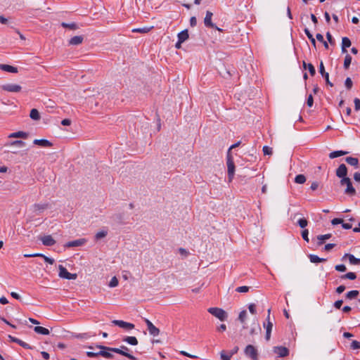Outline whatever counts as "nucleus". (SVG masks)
<instances>
[{
    "label": "nucleus",
    "instance_id": "50",
    "mask_svg": "<svg viewBox=\"0 0 360 360\" xmlns=\"http://www.w3.org/2000/svg\"><path fill=\"white\" fill-rule=\"evenodd\" d=\"M335 269L338 271L344 272L346 271V266L344 264H338L335 266Z\"/></svg>",
    "mask_w": 360,
    "mask_h": 360
},
{
    "label": "nucleus",
    "instance_id": "37",
    "mask_svg": "<svg viewBox=\"0 0 360 360\" xmlns=\"http://www.w3.org/2000/svg\"><path fill=\"white\" fill-rule=\"evenodd\" d=\"M356 278V276L355 273H353V272L347 273L346 274L342 275L341 276V278H342V279L347 278V279H350V280H354Z\"/></svg>",
    "mask_w": 360,
    "mask_h": 360
},
{
    "label": "nucleus",
    "instance_id": "46",
    "mask_svg": "<svg viewBox=\"0 0 360 360\" xmlns=\"http://www.w3.org/2000/svg\"><path fill=\"white\" fill-rule=\"evenodd\" d=\"M308 235H309V231H308V229H304V230L302 231V238H303L306 242H307V243L309 241V239Z\"/></svg>",
    "mask_w": 360,
    "mask_h": 360
},
{
    "label": "nucleus",
    "instance_id": "19",
    "mask_svg": "<svg viewBox=\"0 0 360 360\" xmlns=\"http://www.w3.org/2000/svg\"><path fill=\"white\" fill-rule=\"evenodd\" d=\"M0 70L8 72L17 73L18 68L10 65L0 64Z\"/></svg>",
    "mask_w": 360,
    "mask_h": 360
},
{
    "label": "nucleus",
    "instance_id": "45",
    "mask_svg": "<svg viewBox=\"0 0 360 360\" xmlns=\"http://www.w3.org/2000/svg\"><path fill=\"white\" fill-rule=\"evenodd\" d=\"M345 86H346V88H347V89H352V85H353V83H352V81L351 78L347 77V78L345 79Z\"/></svg>",
    "mask_w": 360,
    "mask_h": 360
},
{
    "label": "nucleus",
    "instance_id": "61",
    "mask_svg": "<svg viewBox=\"0 0 360 360\" xmlns=\"http://www.w3.org/2000/svg\"><path fill=\"white\" fill-rule=\"evenodd\" d=\"M86 356L88 357H96V356H99V352H87Z\"/></svg>",
    "mask_w": 360,
    "mask_h": 360
},
{
    "label": "nucleus",
    "instance_id": "10",
    "mask_svg": "<svg viewBox=\"0 0 360 360\" xmlns=\"http://www.w3.org/2000/svg\"><path fill=\"white\" fill-rule=\"evenodd\" d=\"M336 176L339 178L345 179L348 178L347 176V168L345 164H341L338 168L336 169Z\"/></svg>",
    "mask_w": 360,
    "mask_h": 360
},
{
    "label": "nucleus",
    "instance_id": "27",
    "mask_svg": "<svg viewBox=\"0 0 360 360\" xmlns=\"http://www.w3.org/2000/svg\"><path fill=\"white\" fill-rule=\"evenodd\" d=\"M345 161L347 164L354 166L355 167H358L359 160L356 158L353 157H347L345 158Z\"/></svg>",
    "mask_w": 360,
    "mask_h": 360
},
{
    "label": "nucleus",
    "instance_id": "22",
    "mask_svg": "<svg viewBox=\"0 0 360 360\" xmlns=\"http://www.w3.org/2000/svg\"><path fill=\"white\" fill-rule=\"evenodd\" d=\"M82 41H83V37L75 36L70 39L69 44L70 45H79V44H82Z\"/></svg>",
    "mask_w": 360,
    "mask_h": 360
},
{
    "label": "nucleus",
    "instance_id": "25",
    "mask_svg": "<svg viewBox=\"0 0 360 360\" xmlns=\"http://www.w3.org/2000/svg\"><path fill=\"white\" fill-rule=\"evenodd\" d=\"M123 341L131 345H138V340L136 337L134 336H127L124 338H123Z\"/></svg>",
    "mask_w": 360,
    "mask_h": 360
},
{
    "label": "nucleus",
    "instance_id": "1",
    "mask_svg": "<svg viewBox=\"0 0 360 360\" xmlns=\"http://www.w3.org/2000/svg\"><path fill=\"white\" fill-rule=\"evenodd\" d=\"M97 348H99L101 349H106L108 351H111L115 353L121 354L122 356H124L127 358H129L131 360H136L135 356L131 355V354L128 353L127 351L129 350L128 347H127L124 345H122L120 348H115V347H108L103 345H96Z\"/></svg>",
    "mask_w": 360,
    "mask_h": 360
},
{
    "label": "nucleus",
    "instance_id": "54",
    "mask_svg": "<svg viewBox=\"0 0 360 360\" xmlns=\"http://www.w3.org/2000/svg\"><path fill=\"white\" fill-rule=\"evenodd\" d=\"M326 38H327V39H328V42H329L331 45H334V44H335V40H334V39L333 38V37H332L331 34H330L329 32H328L326 33Z\"/></svg>",
    "mask_w": 360,
    "mask_h": 360
},
{
    "label": "nucleus",
    "instance_id": "51",
    "mask_svg": "<svg viewBox=\"0 0 360 360\" xmlns=\"http://www.w3.org/2000/svg\"><path fill=\"white\" fill-rule=\"evenodd\" d=\"M220 356H221V359L222 360H231V354H229V355L226 354L224 351L221 352Z\"/></svg>",
    "mask_w": 360,
    "mask_h": 360
},
{
    "label": "nucleus",
    "instance_id": "12",
    "mask_svg": "<svg viewBox=\"0 0 360 360\" xmlns=\"http://www.w3.org/2000/svg\"><path fill=\"white\" fill-rule=\"evenodd\" d=\"M112 323L115 326L127 330H131L134 328V324L121 320H114L112 321Z\"/></svg>",
    "mask_w": 360,
    "mask_h": 360
},
{
    "label": "nucleus",
    "instance_id": "14",
    "mask_svg": "<svg viewBox=\"0 0 360 360\" xmlns=\"http://www.w3.org/2000/svg\"><path fill=\"white\" fill-rule=\"evenodd\" d=\"M86 243V239L80 238L75 240L70 241L65 244L66 248L78 247L84 245Z\"/></svg>",
    "mask_w": 360,
    "mask_h": 360
},
{
    "label": "nucleus",
    "instance_id": "6",
    "mask_svg": "<svg viewBox=\"0 0 360 360\" xmlns=\"http://www.w3.org/2000/svg\"><path fill=\"white\" fill-rule=\"evenodd\" d=\"M244 352L247 356L251 358L252 360H257V350L253 345H248L246 346Z\"/></svg>",
    "mask_w": 360,
    "mask_h": 360
},
{
    "label": "nucleus",
    "instance_id": "24",
    "mask_svg": "<svg viewBox=\"0 0 360 360\" xmlns=\"http://www.w3.org/2000/svg\"><path fill=\"white\" fill-rule=\"evenodd\" d=\"M302 65H303V68L304 69L307 68V70H309V72L311 76L315 75L316 70H315L314 66L311 63H307L305 61H303Z\"/></svg>",
    "mask_w": 360,
    "mask_h": 360
},
{
    "label": "nucleus",
    "instance_id": "41",
    "mask_svg": "<svg viewBox=\"0 0 360 360\" xmlns=\"http://www.w3.org/2000/svg\"><path fill=\"white\" fill-rule=\"evenodd\" d=\"M351 46V41L348 37H343L342 39V46L349 48Z\"/></svg>",
    "mask_w": 360,
    "mask_h": 360
},
{
    "label": "nucleus",
    "instance_id": "42",
    "mask_svg": "<svg viewBox=\"0 0 360 360\" xmlns=\"http://www.w3.org/2000/svg\"><path fill=\"white\" fill-rule=\"evenodd\" d=\"M309 257L310 262L311 263H319V262H321V257H319L315 255H310L309 256Z\"/></svg>",
    "mask_w": 360,
    "mask_h": 360
},
{
    "label": "nucleus",
    "instance_id": "62",
    "mask_svg": "<svg viewBox=\"0 0 360 360\" xmlns=\"http://www.w3.org/2000/svg\"><path fill=\"white\" fill-rule=\"evenodd\" d=\"M342 303H343V301L342 300H337L336 302H335L334 303V307L336 308V309H340L341 306L342 305Z\"/></svg>",
    "mask_w": 360,
    "mask_h": 360
},
{
    "label": "nucleus",
    "instance_id": "35",
    "mask_svg": "<svg viewBox=\"0 0 360 360\" xmlns=\"http://www.w3.org/2000/svg\"><path fill=\"white\" fill-rule=\"evenodd\" d=\"M352 62V56L349 54H347L344 60L345 69H348Z\"/></svg>",
    "mask_w": 360,
    "mask_h": 360
},
{
    "label": "nucleus",
    "instance_id": "7",
    "mask_svg": "<svg viewBox=\"0 0 360 360\" xmlns=\"http://www.w3.org/2000/svg\"><path fill=\"white\" fill-rule=\"evenodd\" d=\"M1 89L11 93L20 92L22 89V86L16 84H6L1 86Z\"/></svg>",
    "mask_w": 360,
    "mask_h": 360
},
{
    "label": "nucleus",
    "instance_id": "56",
    "mask_svg": "<svg viewBox=\"0 0 360 360\" xmlns=\"http://www.w3.org/2000/svg\"><path fill=\"white\" fill-rule=\"evenodd\" d=\"M313 103H314V98H313V96L311 94H310L309 96H308V98H307V104L309 107H311L313 105Z\"/></svg>",
    "mask_w": 360,
    "mask_h": 360
},
{
    "label": "nucleus",
    "instance_id": "63",
    "mask_svg": "<svg viewBox=\"0 0 360 360\" xmlns=\"http://www.w3.org/2000/svg\"><path fill=\"white\" fill-rule=\"evenodd\" d=\"M197 24V20L195 17H191L190 19V25L191 27H195Z\"/></svg>",
    "mask_w": 360,
    "mask_h": 360
},
{
    "label": "nucleus",
    "instance_id": "47",
    "mask_svg": "<svg viewBox=\"0 0 360 360\" xmlns=\"http://www.w3.org/2000/svg\"><path fill=\"white\" fill-rule=\"evenodd\" d=\"M11 146H18V147H24L25 146V143L22 141H14L13 142H11Z\"/></svg>",
    "mask_w": 360,
    "mask_h": 360
},
{
    "label": "nucleus",
    "instance_id": "57",
    "mask_svg": "<svg viewBox=\"0 0 360 360\" xmlns=\"http://www.w3.org/2000/svg\"><path fill=\"white\" fill-rule=\"evenodd\" d=\"M249 311L251 314H256V306L255 304H250L248 307Z\"/></svg>",
    "mask_w": 360,
    "mask_h": 360
},
{
    "label": "nucleus",
    "instance_id": "49",
    "mask_svg": "<svg viewBox=\"0 0 360 360\" xmlns=\"http://www.w3.org/2000/svg\"><path fill=\"white\" fill-rule=\"evenodd\" d=\"M351 348L353 349H360V342L353 340L352 342Z\"/></svg>",
    "mask_w": 360,
    "mask_h": 360
},
{
    "label": "nucleus",
    "instance_id": "52",
    "mask_svg": "<svg viewBox=\"0 0 360 360\" xmlns=\"http://www.w3.org/2000/svg\"><path fill=\"white\" fill-rule=\"evenodd\" d=\"M263 152L264 155H271L272 154V148L269 146L263 147Z\"/></svg>",
    "mask_w": 360,
    "mask_h": 360
},
{
    "label": "nucleus",
    "instance_id": "9",
    "mask_svg": "<svg viewBox=\"0 0 360 360\" xmlns=\"http://www.w3.org/2000/svg\"><path fill=\"white\" fill-rule=\"evenodd\" d=\"M48 207H49V205L47 203H44V204L36 203V204H34L30 209L37 215H39L41 212H43L45 210H46Z\"/></svg>",
    "mask_w": 360,
    "mask_h": 360
},
{
    "label": "nucleus",
    "instance_id": "55",
    "mask_svg": "<svg viewBox=\"0 0 360 360\" xmlns=\"http://www.w3.org/2000/svg\"><path fill=\"white\" fill-rule=\"evenodd\" d=\"M319 72L320 74L323 76V74H327L328 72H326L325 71V68H324V65H323V61H321L320 63V65H319Z\"/></svg>",
    "mask_w": 360,
    "mask_h": 360
},
{
    "label": "nucleus",
    "instance_id": "8",
    "mask_svg": "<svg viewBox=\"0 0 360 360\" xmlns=\"http://www.w3.org/2000/svg\"><path fill=\"white\" fill-rule=\"evenodd\" d=\"M270 311H271V309H268V316H267V323L265 324L264 323V327L266 328V335H265V339L269 341L270 340V338H271V330H272V328H273V323L269 321V318H270Z\"/></svg>",
    "mask_w": 360,
    "mask_h": 360
},
{
    "label": "nucleus",
    "instance_id": "43",
    "mask_svg": "<svg viewBox=\"0 0 360 360\" xmlns=\"http://www.w3.org/2000/svg\"><path fill=\"white\" fill-rule=\"evenodd\" d=\"M117 285H118L117 278L115 276L112 277L109 283V287L114 288V287H116Z\"/></svg>",
    "mask_w": 360,
    "mask_h": 360
},
{
    "label": "nucleus",
    "instance_id": "53",
    "mask_svg": "<svg viewBox=\"0 0 360 360\" xmlns=\"http://www.w3.org/2000/svg\"><path fill=\"white\" fill-rule=\"evenodd\" d=\"M354 108L356 111L360 110V99L358 98H355L354 100Z\"/></svg>",
    "mask_w": 360,
    "mask_h": 360
},
{
    "label": "nucleus",
    "instance_id": "38",
    "mask_svg": "<svg viewBox=\"0 0 360 360\" xmlns=\"http://www.w3.org/2000/svg\"><path fill=\"white\" fill-rule=\"evenodd\" d=\"M151 28L152 27H144L142 28H136V29H133L132 32H139V33H147L151 30Z\"/></svg>",
    "mask_w": 360,
    "mask_h": 360
},
{
    "label": "nucleus",
    "instance_id": "4",
    "mask_svg": "<svg viewBox=\"0 0 360 360\" xmlns=\"http://www.w3.org/2000/svg\"><path fill=\"white\" fill-rule=\"evenodd\" d=\"M226 159L228 176L229 181H231L235 174V165L232 155L229 151L227 152Z\"/></svg>",
    "mask_w": 360,
    "mask_h": 360
},
{
    "label": "nucleus",
    "instance_id": "39",
    "mask_svg": "<svg viewBox=\"0 0 360 360\" xmlns=\"http://www.w3.org/2000/svg\"><path fill=\"white\" fill-rule=\"evenodd\" d=\"M308 224V221L305 218H301L297 220V225L302 228H305Z\"/></svg>",
    "mask_w": 360,
    "mask_h": 360
},
{
    "label": "nucleus",
    "instance_id": "44",
    "mask_svg": "<svg viewBox=\"0 0 360 360\" xmlns=\"http://www.w3.org/2000/svg\"><path fill=\"white\" fill-rule=\"evenodd\" d=\"M246 316H247V312L245 310H243L242 311L240 312L239 314V316H238V319L242 322V323H244L245 320V318H246Z\"/></svg>",
    "mask_w": 360,
    "mask_h": 360
},
{
    "label": "nucleus",
    "instance_id": "23",
    "mask_svg": "<svg viewBox=\"0 0 360 360\" xmlns=\"http://www.w3.org/2000/svg\"><path fill=\"white\" fill-rule=\"evenodd\" d=\"M177 37L180 42H184L189 37L188 30H184L179 32Z\"/></svg>",
    "mask_w": 360,
    "mask_h": 360
},
{
    "label": "nucleus",
    "instance_id": "34",
    "mask_svg": "<svg viewBox=\"0 0 360 360\" xmlns=\"http://www.w3.org/2000/svg\"><path fill=\"white\" fill-rule=\"evenodd\" d=\"M359 294V292L356 290H351L346 294V297L347 299L352 300L355 298Z\"/></svg>",
    "mask_w": 360,
    "mask_h": 360
},
{
    "label": "nucleus",
    "instance_id": "15",
    "mask_svg": "<svg viewBox=\"0 0 360 360\" xmlns=\"http://www.w3.org/2000/svg\"><path fill=\"white\" fill-rule=\"evenodd\" d=\"M25 257H40L44 258V261L48 262L50 264H53L54 263V259L52 258H50L49 257H46V255L41 254V253H34V254H25Z\"/></svg>",
    "mask_w": 360,
    "mask_h": 360
},
{
    "label": "nucleus",
    "instance_id": "33",
    "mask_svg": "<svg viewBox=\"0 0 360 360\" xmlns=\"http://www.w3.org/2000/svg\"><path fill=\"white\" fill-rule=\"evenodd\" d=\"M110 351H108L106 349H101L99 352V355L106 358V359H112L113 358V355L109 352Z\"/></svg>",
    "mask_w": 360,
    "mask_h": 360
},
{
    "label": "nucleus",
    "instance_id": "48",
    "mask_svg": "<svg viewBox=\"0 0 360 360\" xmlns=\"http://www.w3.org/2000/svg\"><path fill=\"white\" fill-rule=\"evenodd\" d=\"M249 289L250 288L248 286H240L236 289V291L238 292H248Z\"/></svg>",
    "mask_w": 360,
    "mask_h": 360
},
{
    "label": "nucleus",
    "instance_id": "21",
    "mask_svg": "<svg viewBox=\"0 0 360 360\" xmlns=\"http://www.w3.org/2000/svg\"><path fill=\"white\" fill-rule=\"evenodd\" d=\"M331 236H332V235L330 233H327V234H324V235H319L317 236V240H318L317 245L318 246L322 245L323 244L324 241L330 238Z\"/></svg>",
    "mask_w": 360,
    "mask_h": 360
},
{
    "label": "nucleus",
    "instance_id": "17",
    "mask_svg": "<svg viewBox=\"0 0 360 360\" xmlns=\"http://www.w3.org/2000/svg\"><path fill=\"white\" fill-rule=\"evenodd\" d=\"M42 244L46 246H52L56 243V240L50 235L44 236L41 238Z\"/></svg>",
    "mask_w": 360,
    "mask_h": 360
},
{
    "label": "nucleus",
    "instance_id": "11",
    "mask_svg": "<svg viewBox=\"0 0 360 360\" xmlns=\"http://www.w3.org/2000/svg\"><path fill=\"white\" fill-rule=\"evenodd\" d=\"M273 351L278 354L279 357H285L289 354V350L285 347H274Z\"/></svg>",
    "mask_w": 360,
    "mask_h": 360
},
{
    "label": "nucleus",
    "instance_id": "2",
    "mask_svg": "<svg viewBox=\"0 0 360 360\" xmlns=\"http://www.w3.org/2000/svg\"><path fill=\"white\" fill-rule=\"evenodd\" d=\"M207 311L221 321H224L228 318V314L224 309L218 307H210Z\"/></svg>",
    "mask_w": 360,
    "mask_h": 360
},
{
    "label": "nucleus",
    "instance_id": "5",
    "mask_svg": "<svg viewBox=\"0 0 360 360\" xmlns=\"http://www.w3.org/2000/svg\"><path fill=\"white\" fill-rule=\"evenodd\" d=\"M58 269V276L62 278H65L68 280H75L77 277V275L76 274H70V272H68V270L63 265H59Z\"/></svg>",
    "mask_w": 360,
    "mask_h": 360
},
{
    "label": "nucleus",
    "instance_id": "29",
    "mask_svg": "<svg viewBox=\"0 0 360 360\" xmlns=\"http://www.w3.org/2000/svg\"><path fill=\"white\" fill-rule=\"evenodd\" d=\"M347 153H348L347 151L336 150V151H333V152L330 153L329 154V158L330 159H333V158H338V157H340L342 155H347Z\"/></svg>",
    "mask_w": 360,
    "mask_h": 360
},
{
    "label": "nucleus",
    "instance_id": "28",
    "mask_svg": "<svg viewBox=\"0 0 360 360\" xmlns=\"http://www.w3.org/2000/svg\"><path fill=\"white\" fill-rule=\"evenodd\" d=\"M34 330L37 333L41 334V335H49L50 333L49 329H47L46 328H44V327H41V326H35L34 328Z\"/></svg>",
    "mask_w": 360,
    "mask_h": 360
},
{
    "label": "nucleus",
    "instance_id": "32",
    "mask_svg": "<svg viewBox=\"0 0 360 360\" xmlns=\"http://www.w3.org/2000/svg\"><path fill=\"white\" fill-rule=\"evenodd\" d=\"M61 26L64 28H68V29H70L72 30H77L78 28V26L75 22H72V23L62 22Z\"/></svg>",
    "mask_w": 360,
    "mask_h": 360
},
{
    "label": "nucleus",
    "instance_id": "3",
    "mask_svg": "<svg viewBox=\"0 0 360 360\" xmlns=\"http://www.w3.org/2000/svg\"><path fill=\"white\" fill-rule=\"evenodd\" d=\"M341 186H346V189L345 190V193L349 196H354L356 195V192L354 186H352L351 179L349 178H345L340 180Z\"/></svg>",
    "mask_w": 360,
    "mask_h": 360
},
{
    "label": "nucleus",
    "instance_id": "40",
    "mask_svg": "<svg viewBox=\"0 0 360 360\" xmlns=\"http://www.w3.org/2000/svg\"><path fill=\"white\" fill-rule=\"evenodd\" d=\"M108 234V232L106 231H98V233H96V234L95 235V239L96 240H99V239H101L103 238H105Z\"/></svg>",
    "mask_w": 360,
    "mask_h": 360
},
{
    "label": "nucleus",
    "instance_id": "30",
    "mask_svg": "<svg viewBox=\"0 0 360 360\" xmlns=\"http://www.w3.org/2000/svg\"><path fill=\"white\" fill-rule=\"evenodd\" d=\"M148 330L149 333L154 337L158 336L160 333V330L157 327H155L153 324L152 326H150L148 328Z\"/></svg>",
    "mask_w": 360,
    "mask_h": 360
},
{
    "label": "nucleus",
    "instance_id": "60",
    "mask_svg": "<svg viewBox=\"0 0 360 360\" xmlns=\"http://www.w3.org/2000/svg\"><path fill=\"white\" fill-rule=\"evenodd\" d=\"M342 221H343V220L342 219L335 218L331 221V223L333 225H337L339 224H342Z\"/></svg>",
    "mask_w": 360,
    "mask_h": 360
},
{
    "label": "nucleus",
    "instance_id": "58",
    "mask_svg": "<svg viewBox=\"0 0 360 360\" xmlns=\"http://www.w3.org/2000/svg\"><path fill=\"white\" fill-rule=\"evenodd\" d=\"M323 77L325 78L326 82L328 85H329L330 86H333V84L332 82H330L329 80V74L328 73L323 74Z\"/></svg>",
    "mask_w": 360,
    "mask_h": 360
},
{
    "label": "nucleus",
    "instance_id": "16",
    "mask_svg": "<svg viewBox=\"0 0 360 360\" xmlns=\"http://www.w3.org/2000/svg\"><path fill=\"white\" fill-rule=\"evenodd\" d=\"M8 338L11 340V342L18 344L19 345H20L21 347H22L25 349H32V347L30 345H28L27 343L23 342L22 340H21L17 338L13 337L9 335Z\"/></svg>",
    "mask_w": 360,
    "mask_h": 360
},
{
    "label": "nucleus",
    "instance_id": "26",
    "mask_svg": "<svg viewBox=\"0 0 360 360\" xmlns=\"http://www.w3.org/2000/svg\"><path fill=\"white\" fill-rule=\"evenodd\" d=\"M28 136L27 133L24 131H17L11 134L8 137L9 138H22V139H27Z\"/></svg>",
    "mask_w": 360,
    "mask_h": 360
},
{
    "label": "nucleus",
    "instance_id": "20",
    "mask_svg": "<svg viewBox=\"0 0 360 360\" xmlns=\"http://www.w3.org/2000/svg\"><path fill=\"white\" fill-rule=\"evenodd\" d=\"M347 257L349 259V262L352 265H359L360 264V259L356 258L353 255L346 253L343 258Z\"/></svg>",
    "mask_w": 360,
    "mask_h": 360
},
{
    "label": "nucleus",
    "instance_id": "18",
    "mask_svg": "<svg viewBox=\"0 0 360 360\" xmlns=\"http://www.w3.org/2000/svg\"><path fill=\"white\" fill-rule=\"evenodd\" d=\"M33 143L41 147H51L52 143L46 139H34Z\"/></svg>",
    "mask_w": 360,
    "mask_h": 360
},
{
    "label": "nucleus",
    "instance_id": "59",
    "mask_svg": "<svg viewBox=\"0 0 360 360\" xmlns=\"http://www.w3.org/2000/svg\"><path fill=\"white\" fill-rule=\"evenodd\" d=\"M335 244L333 243H328V244H326L325 246H324V250L325 251H330V250H332L334 247H335Z\"/></svg>",
    "mask_w": 360,
    "mask_h": 360
},
{
    "label": "nucleus",
    "instance_id": "64",
    "mask_svg": "<svg viewBox=\"0 0 360 360\" xmlns=\"http://www.w3.org/2000/svg\"><path fill=\"white\" fill-rule=\"evenodd\" d=\"M354 179L356 181L360 183V172H355L354 174Z\"/></svg>",
    "mask_w": 360,
    "mask_h": 360
},
{
    "label": "nucleus",
    "instance_id": "36",
    "mask_svg": "<svg viewBox=\"0 0 360 360\" xmlns=\"http://www.w3.org/2000/svg\"><path fill=\"white\" fill-rule=\"evenodd\" d=\"M295 181L297 184H304L306 181V177L303 174H298L295 176Z\"/></svg>",
    "mask_w": 360,
    "mask_h": 360
},
{
    "label": "nucleus",
    "instance_id": "13",
    "mask_svg": "<svg viewBox=\"0 0 360 360\" xmlns=\"http://www.w3.org/2000/svg\"><path fill=\"white\" fill-rule=\"evenodd\" d=\"M213 16V13L210 11H207L206 12V15H205V17L204 18V24L205 25V27H217V26L212 23V18Z\"/></svg>",
    "mask_w": 360,
    "mask_h": 360
},
{
    "label": "nucleus",
    "instance_id": "31",
    "mask_svg": "<svg viewBox=\"0 0 360 360\" xmlns=\"http://www.w3.org/2000/svg\"><path fill=\"white\" fill-rule=\"evenodd\" d=\"M30 117L34 120H39L40 119L39 112L35 108L31 110Z\"/></svg>",
    "mask_w": 360,
    "mask_h": 360
}]
</instances>
